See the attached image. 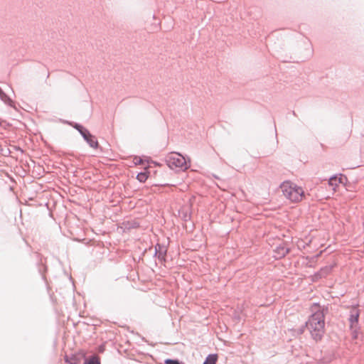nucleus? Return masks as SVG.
<instances>
[{"label":"nucleus","instance_id":"f257e3e1","mask_svg":"<svg viewBox=\"0 0 364 364\" xmlns=\"http://www.w3.org/2000/svg\"><path fill=\"white\" fill-rule=\"evenodd\" d=\"M311 309L312 314L306 322V327L311 338L317 342L321 340L325 333L324 309L318 304H314Z\"/></svg>","mask_w":364,"mask_h":364},{"label":"nucleus","instance_id":"f03ea898","mask_svg":"<svg viewBox=\"0 0 364 364\" xmlns=\"http://www.w3.org/2000/svg\"><path fill=\"white\" fill-rule=\"evenodd\" d=\"M284 196L294 203L301 201L304 196V191L301 187L290 181H284L280 186Z\"/></svg>","mask_w":364,"mask_h":364},{"label":"nucleus","instance_id":"7ed1b4c3","mask_svg":"<svg viewBox=\"0 0 364 364\" xmlns=\"http://www.w3.org/2000/svg\"><path fill=\"white\" fill-rule=\"evenodd\" d=\"M168 166L171 168H180L181 169H187L186 159L179 154H173L166 159Z\"/></svg>","mask_w":364,"mask_h":364},{"label":"nucleus","instance_id":"20e7f679","mask_svg":"<svg viewBox=\"0 0 364 364\" xmlns=\"http://www.w3.org/2000/svg\"><path fill=\"white\" fill-rule=\"evenodd\" d=\"M360 316V311L359 309L353 306L351 308L350 311V315H349V323H350V328H353L355 327H359L358 326V319Z\"/></svg>","mask_w":364,"mask_h":364},{"label":"nucleus","instance_id":"39448f33","mask_svg":"<svg viewBox=\"0 0 364 364\" xmlns=\"http://www.w3.org/2000/svg\"><path fill=\"white\" fill-rule=\"evenodd\" d=\"M333 266L328 265L322 267L318 272L313 276V280L316 281L319 279L327 277L332 271Z\"/></svg>","mask_w":364,"mask_h":364},{"label":"nucleus","instance_id":"423d86ee","mask_svg":"<svg viewBox=\"0 0 364 364\" xmlns=\"http://www.w3.org/2000/svg\"><path fill=\"white\" fill-rule=\"evenodd\" d=\"M167 248L166 246L157 243L155 245V253L154 255L156 256L160 260H165V257L166 255Z\"/></svg>","mask_w":364,"mask_h":364},{"label":"nucleus","instance_id":"0eeeda50","mask_svg":"<svg viewBox=\"0 0 364 364\" xmlns=\"http://www.w3.org/2000/svg\"><path fill=\"white\" fill-rule=\"evenodd\" d=\"M341 183V178L337 176H332L328 180V186L332 187V190L335 191L336 188Z\"/></svg>","mask_w":364,"mask_h":364},{"label":"nucleus","instance_id":"6e6552de","mask_svg":"<svg viewBox=\"0 0 364 364\" xmlns=\"http://www.w3.org/2000/svg\"><path fill=\"white\" fill-rule=\"evenodd\" d=\"M84 364H100V359L98 355H93L85 358Z\"/></svg>","mask_w":364,"mask_h":364},{"label":"nucleus","instance_id":"1a4fd4ad","mask_svg":"<svg viewBox=\"0 0 364 364\" xmlns=\"http://www.w3.org/2000/svg\"><path fill=\"white\" fill-rule=\"evenodd\" d=\"M86 142L90 145V147L97 149L99 146L98 141L96 139V137L90 134V137H87V139H85Z\"/></svg>","mask_w":364,"mask_h":364},{"label":"nucleus","instance_id":"9d476101","mask_svg":"<svg viewBox=\"0 0 364 364\" xmlns=\"http://www.w3.org/2000/svg\"><path fill=\"white\" fill-rule=\"evenodd\" d=\"M275 252L277 254V255L276 257H283L289 253V249L285 247H283V246H279V247H277V250Z\"/></svg>","mask_w":364,"mask_h":364},{"label":"nucleus","instance_id":"9b49d317","mask_svg":"<svg viewBox=\"0 0 364 364\" xmlns=\"http://www.w3.org/2000/svg\"><path fill=\"white\" fill-rule=\"evenodd\" d=\"M218 360L217 354H210L205 358V360L203 364H216Z\"/></svg>","mask_w":364,"mask_h":364},{"label":"nucleus","instance_id":"f8f14e48","mask_svg":"<svg viewBox=\"0 0 364 364\" xmlns=\"http://www.w3.org/2000/svg\"><path fill=\"white\" fill-rule=\"evenodd\" d=\"M65 360L68 364H80V360L75 355H73L70 358H68V356L66 355Z\"/></svg>","mask_w":364,"mask_h":364},{"label":"nucleus","instance_id":"ddd939ff","mask_svg":"<svg viewBox=\"0 0 364 364\" xmlns=\"http://www.w3.org/2000/svg\"><path fill=\"white\" fill-rule=\"evenodd\" d=\"M79 132L84 139H87V137H90V132L85 127Z\"/></svg>","mask_w":364,"mask_h":364},{"label":"nucleus","instance_id":"4468645a","mask_svg":"<svg viewBox=\"0 0 364 364\" xmlns=\"http://www.w3.org/2000/svg\"><path fill=\"white\" fill-rule=\"evenodd\" d=\"M148 176L145 173H139L137 176H136V178L140 181V182H145L146 180L147 179Z\"/></svg>","mask_w":364,"mask_h":364},{"label":"nucleus","instance_id":"2eb2a0df","mask_svg":"<svg viewBox=\"0 0 364 364\" xmlns=\"http://www.w3.org/2000/svg\"><path fill=\"white\" fill-rule=\"evenodd\" d=\"M352 332V338L353 339H357L358 337L359 327H355L353 328H350Z\"/></svg>","mask_w":364,"mask_h":364},{"label":"nucleus","instance_id":"dca6fc26","mask_svg":"<svg viewBox=\"0 0 364 364\" xmlns=\"http://www.w3.org/2000/svg\"><path fill=\"white\" fill-rule=\"evenodd\" d=\"M166 364H181L178 360L167 359L165 360Z\"/></svg>","mask_w":364,"mask_h":364},{"label":"nucleus","instance_id":"f3484780","mask_svg":"<svg viewBox=\"0 0 364 364\" xmlns=\"http://www.w3.org/2000/svg\"><path fill=\"white\" fill-rule=\"evenodd\" d=\"M73 127L75 129H77L78 132H80V131L84 128L82 125H80V124H77V123H75V124L73 125Z\"/></svg>","mask_w":364,"mask_h":364},{"label":"nucleus","instance_id":"a211bd4d","mask_svg":"<svg viewBox=\"0 0 364 364\" xmlns=\"http://www.w3.org/2000/svg\"><path fill=\"white\" fill-rule=\"evenodd\" d=\"M304 332V328H301L300 333H302Z\"/></svg>","mask_w":364,"mask_h":364}]
</instances>
